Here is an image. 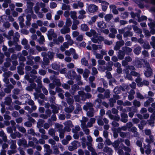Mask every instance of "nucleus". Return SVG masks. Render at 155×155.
<instances>
[{
    "label": "nucleus",
    "instance_id": "09e8293b",
    "mask_svg": "<svg viewBox=\"0 0 155 155\" xmlns=\"http://www.w3.org/2000/svg\"><path fill=\"white\" fill-rule=\"evenodd\" d=\"M74 108L73 107L71 106V108H66L65 109V111L68 113L71 112L74 110Z\"/></svg>",
    "mask_w": 155,
    "mask_h": 155
},
{
    "label": "nucleus",
    "instance_id": "37998d69",
    "mask_svg": "<svg viewBox=\"0 0 155 155\" xmlns=\"http://www.w3.org/2000/svg\"><path fill=\"white\" fill-rule=\"evenodd\" d=\"M52 68L55 70L58 69L60 68V65L56 63H54L52 65Z\"/></svg>",
    "mask_w": 155,
    "mask_h": 155
},
{
    "label": "nucleus",
    "instance_id": "a211bd4d",
    "mask_svg": "<svg viewBox=\"0 0 155 155\" xmlns=\"http://www.w3.org/2000/svg\"><path fill=\"white\" fill-rule=\"evenodd\" d=\"M95 121V119L94 118H91L88 122L87 124V126L88 127H91L92 126V124L94 123Z\"/></svg>",
    "mask_w": 155,
    "mask_h": 155
},
{
    "label": "nucleus",
    "instance_id": "e433bc0d",
    "mask_svg": "<svg viewBox=\"0 0 155 155\" xmlns=\"http://www.w3.org/2000/svg\"><path fill=\"white\" fill-rule=\"evenodd\" d=\"M18 20L19 21V24L21 27H23L24 24L23 22L24 21V19L22 16H20L18 18Z\"/></svg>",
    "mask_w": 155,
    "mask_h": 155
},
{
    "label": "nucleus",
    "instance_id": "c03bdc74",
    "mask_svg": "<svg viewBox=\"0 0 155 155\" xmlns=\"http://www.w3.org/2000/svg\"><path fill=\"white\" fill-rule=\"evenodd\" d=\"M12 101L11 98L10 97H7L5 98V103L7 105H9Z\"/></svg>",
    "mask_w": 155,
    "mask_h": 155
},
{
    "label": "nucleus",
    "instance_id": "864d4df0",
    "mask_svg": "<svg viewBox=\"0 0 155 155\" xmlns=\"http://www.w3.org/2000/svg\"><path fill=\"white\" fill-rule=\"evenodd\" d=\"M44 147L47 149L46 151L47 152L49 153L51 152V151L50 150V147L49 145L48 144H45L44 145Z\"/></svg>",
    "mask_w": 155,
    "mask_h": 155
},
{
    "label": "nucleus",
    "instance_id": "473e14b6",
    "mask_svg": "<svg viewBox=\"0 0 155 155\" xmlns=\"http://www.w3.org/2000/svg\"><path fill=\"white\" fill-rule=\"evenodd\" d=\"M103 151L104 152L111 153L112 152V150L111 149L107 147H105L103 149Z\"/></svg>",
    "mask_w": 155,
    "mask_h": 155
},
{
    "label": "nucleus",
    "instance_id": "338daca9",
    "mask_svg": "<svg viewBox=\"0 0 155 155\" xmlns=\"http://www.w3.org/2000/svg\"><path fill=\"white\" fill-rule=\"evenodd\" d=\"M74 102L73 100L71 98H68L67 99V102L69 104H72Z\"/></svg>",
    "mask_w": 155,
    "mask_h": 155
},
{
    "label": "nucleus",
    "instance_id": "680f3d73",
    "mask_svg": "<svg viewBox=\"0 0 155 155\" xmlns=\"http://www.w3.org/2000/svg\"><path fill=\"white\" fill-rule=\"evenodd\" d=\"M81 107L79 105L78 107L75 110L74 112L75 114H78L79 113V111H81Z\"/></svg>",
    "mask_w": 155,
    "mask_h": 155
},
{
    "label": "nucleus",
    "instance_id": "9d476101",
    "mask_svg": "<svg viewBox=\"0 0 155 155\" xmlns=\"http://www.w3.org/2000/svg\"><path fill=\"white\" fill-rule=\"evenodd\" d=\"M65 125L68 126L65 127V130L68 131L69 132L70 131L71 129L69 127H71L72 125L71 122L70 121L66 122L64 123Z\"/></svg>",
    "mask_w": 155,
    "mask_h": 155
},
{
    "label": "nucleus",
    "instance_id": "6e6d98bb",
    "mask_svg": "<svg viewBox=\"0 0 155 155\" xmlns=\"http://www.w3.org/2000/svg\"><path fill=\"white\" fill-rule=\"evenodd\" d=\"M92 74H93V75H94L98 73V72H97V69L94 67H93L92 68Z\"/></svg>",
    "mask_w": 155,
    "mask_h": 155
},
{
    "label": "nucleus",
    "instance_id": "4c0bfd02",
    "mask_svg": "<svg viewBox=\"0 0 155 155\" xmlns=\"http://www.w3.org/2000/svg\"><path fill=\"white\" fill-rule=\"evenodd\" d=\"M81 63L82 64L87 66L88 65L87 61L86 60L85 58H83L81 60Z\"/></svg>",
    "mask_w": 155,
    "mask_h": 155
},
{
    "label": "nucleus",
    "instance_id": "de8ad7c7",
    "mask_svg": "<svg viewBox=\"0 0 155 155\" xmlns=\"http://www.w3.org/2000/svg\"><path fill=\"white\" fill-rule=\"evenodd\" d=\"M81 127L83 129V130L85 134H88L89 133V130L86 127V126H84V127L81 126Z\"/></svg>",
    "mask_w": 155,
    "mask_h": 155
},
{
    "label": "nucleus",
    "instance_id": "69168bd1",
    "mask_svg": "<svg viewBox=\"0 0 155 155\" xmlns=\"http://www.w3.org/2000/svg\"><path fill=\"white\" fill-rule=\"evenodd\" d=\"M57 6V4L54 2H52L50 3V7L51 8H54Z\"/></svg>",
    "mask_w": 155,
    "mask_h": 155
},
{
    "label": "nucleus",
    "instance_id": "20e7f679",
    "mask_svg": "<svg viewBox=\"0 0 155 155\" xmlns=\"http://www.w3.org/2000/svg\"><path fill=\"white\" fill-rule=\"evenodd\" d=\"M88 11L91 13H94L98 10V7L94 5H91L88 7Z\"/></svg>",
    "mask_w": 155,
    "mask_h": 155
},
{
    "label": "nucleus",
    "instance_id": "aec40b11",
    "mask_svg": "<svg viewBox=\"0 0 155 155\" xmlns=\"http://www.w3.org/2000/svg\"><path fill=\"white\" fill-rule=\"evenodd\" d=\"M109 5V3L106 2H102V10L104 11H105L107 9V6Z\"/></svg>",
    "mask_w": 155,
    "mask_h": 155
},
{
    "label": "nucleus",
    "instance_id": "f8f14e48",
    "mask_svg": "<svg viewBox=\"0 0 155 155\" xmlns=\"http://www.w3.org/2000/svg\"><path fill=\"white\" fill-rule=\"evenodd\" d=\"M135 81L138 86L141 87L143 86V83L142 81V79L140 78V76L137 77L135 80Z\"/></svg>",
    "mask_w": 155,
    "mask_h": 155
},
{
    "label": "nucleus",
    "instance_id": "8fccbe9b",
    "mask_svg": "<svg viewBox=\"0 0 155 155\" xmlns=\"http://www.w3.org/2000/svg\"><path fill=\"white\" fill-rule=\"evenodd\" d=\"M124 71L125 72V73L127 74V75L126 76V78L130 80H131L132 79V77L131 76L130 74H128V70L126 69V70H124Z\"/></svg>",
    "mask_w": 155,
    "mask_h": 155
},
{
    "label": "nucleus",
    "instance_id": "13d9d810",
    "mask_svg": "<svg viewBox=\"0 0 155 155\" xmlns=\"http://www.w3.org/2000/svg\"><path fill=\"white\" fill-rule=\"evenodd\" d=\"M144 132L146 135H151V132L150 129H146L145 130Z\"/></svg>",
    "mask_w": 155,
    "mask_h": 155
},
{
    "label": "nucleus",
    "instance_id": "b1692460",
    "mask_svg": "<svg viewBox=\"0 0 155 155\" xmlns=\"http://www.w3.org/2000/svg\"><path fill=\"white\" fill-rule=\"evenodd\" d=\"M71 17L74 20L77 18V13L75 11H71L70 12Z\"/></svg>",
    "mask_w": 155,
    "mask_h": 155
},
{
    "label": "nucleus",
    "instance_id": "39448f33",
    "mask_svg": "<svg viewBox=\"0 0 155 155\" xmlns=\"http://www.w3.org/2000/svg\"><path fill=\"white\" fill-rule=\"evenodd\" d=\"M97 26L99 28V29L101 30L105 28L106 27L105 23L103 21H100L97 22Z\"/></svg>",
    "mask_w": 155,
    "mask_h": 155
},
{
    "label": "nucleus",
    "instance_id": "4d7b16f0",
    "mask_svg": "<svg viewBox=\"0 0 155 155\" xmlns=\"http://www.w3.org/2000/svg\"><path fill=\"white\" fill-rule=\"evenodd\" d=\"M54 54L52 52H49L48 53V55L49 58L50 59H52L54 56Z\"/></svg>",
    "mask_w": 155,
    "mask_h": 155
},
{
    "label": "nucleus",
    "instance_id": "72a5a7b5",
    "mask_svg": "<svg viewBox=\"0 0 155 155\" xmlns=\"http://www.w3.org/2000/svg\"><path fill=\"white\" fill-rule=\"evenodd\" d=\"M44 123V120L41 119L39 120L37 123V127L38 128H40L42 127Z\"/></svg>",
    "mask_w": 155,
    "mask_h": 155
},
{
    "label": "nucleus",
    "instance_id": "412c9836",
    "mask_svg": "<svg viewBox=\"0 0 155 155\" xmlns=\"http://www.w3.org/2000/svg\"><path fill=\"white\" fill-rule=\"evenodd\" d=\"M125 55L124 52L122 51H119L118 55V58L120 60H122L123 59Z\"/></svg>",
    "mask_w": 155,
    "mask_h": 155
},
{
    "label": "nucleus",
    "instance_id": "052dcab7",
    "mask_svg": "<svg viewBox=\"0 0 155 155\" xmlns=\"http://www.w3.org/2000/svg\"><path fill=\"white\" fill-rule=\"evenodd\" d=\"M79 33L77 31H74L72 33V35L74 37H76L79 35Z\"/></svg>",
    "mask_w": 155,
    "mask_h": 155
},
{
    "label": "nucleus",
    "instance_id": "0e129e2a",
    "mask_svg": "<svg viewBox=\"0 0 155 155\" xmlns=\"http://www.w3.org/2000/svg\"><path fill=\"white\" fill-rule=\"evenodd\" d=\"M40 30L43 33L46 32L47 31V28L45 27H42L40 28Z\"/></svg>",
    "mask_w": 155,
    "mask_h": 155
},
{
    "label": "nucleus",
    "instance_id": "423d86ee",
    "mask_svg": "<svg viewBox=\"0 0 155 155\" xmlns=\"http://www.w3.org/2000/svg\"><path fill=\"white\" fill-rule=\"evenodd\" d=\"M124 42L123 41H117L116 42L115 46L114 48V49L115 50H118L120 47L124 45Z\"/></svg>",
    "mask_w": 155,
    "mask_h": 155
},
{
    "label": "nucleus",
    "instance_id": "c85d7f7f",
    "mask_svg": "<svg viewBox=\"0 0 155 155\" xmlns=\"http://www.w3.org/2000/svg\"><path fill=\"white\" fill-rule=\"evenodd\" d=\"M18 143L20 146L22 144L25 145L26 144L27 141L24 139H20L18 141Z\"/></svg>",
    "mask_w": 155,
    "mask_h": 155
},
{
    "label": "nucleus",
    "instance_id": "2eb2a0df",
    "mask_svg": "<svg viewBox=\"0 0 155 155\" xmlns=\"http://www.w3.org/2000/svg\"><path fill=\"white\" fill-rule=\"evenodd\" d=\"M92 46L93 50L94 51L97 50L101 49L102 48V45H97L95 44H93Z\"/></svg>",
    "mask_w": 155,
    "mask_h": 155
},
{
    "label": "nucleus",
    "instance_id": "9b49d317",
    "mask_svg": "<svg viewBox=\"0 0 155 155\" xmlns=\"http://www.w3.org/2000/svg\"><path fill=\"white\" fill-rule=\"evenodd\" d=\"M121 120L122 122L124 123H126L127 122L128 116L127 114L122 113L121 114Z\"/></svg>",
    "mask_w": 155,
    "mask_h": 155
},
{
    "label": "nucleus",
    "instance_id": "49530a36",
    "mask_svg": "<svg viewBox=\"0 0 155 155\" xmlns=\"http://www.w3.org/2000/svg\"><path fill=\"white\" fill-rule=\"evenodd\" d=\"M17 127L19 130L22 133H25L26 131L25 129L23 127L18 126Z\"/></svg>",
    "mask_w": 155,
    "mask_h": 155
},
{
    "label": "nucleus",
    "instance_id": "f704fd0d",
    "mask_svg": "<svg viewBox=\"0 0 155 155\" xmlns=\"http://www.w3.org/2000/svg\"><path fill=\"white\" fill-rule=\"evenodd\" d=\"M90 73V71L89 70L87 69H85L84 71L83 74V76L84 78H87L89 74Z\"/></svg>",
    "mask_w": 155,
    "mask_h": 155
},
{
    "label": "nucleus",
    "instance_id": "ea45409f",
    "mask_svg": "<svg viewBox=\"0 0 155 155\" xmlns=\"http://www.w3.org/2000/svg\"><path fill=\"white\" fill-rule=\"evenodd\" d=\"M48 133L49 135L51 136H55V132L53 129H50L48 131Z\"/></svg>",
    "mask_w": 155,
    "mask_h": 155
},
{
    "label": "nucleus",
    "instance_id": "4468645a",
    "mask_svg": "<svg viewBox=\"0 0 155 155\" xmlns=\"http://www.w3.org/2000/svg\"><path fill=\"white\" fill-rule=\"evenodd\" d=\"M87 140L88 142L87 143V145L88 147H91L92 146L91 143L92 142L93 139L91 136L89 135L87 137Z\"/></svg>",
    "mask_w": 155,
    "mask_h": 155
},
{
    "label": "nucleus",
    "instance_id": "c9c22d12",
    "mask_svg": "<svg viewBox=\"0 0 155 155\" xmlns=\"http://www.w3.org/2000/svg\"><path fill=\"white\" fill-rule=\"evenodd\" d=\"M133 28L134 31L137 33H142V31L137 26H133Z\"/></svg>",
    "mask_w": 155,
    "mask_h": 155
},
{
    "label": "nucleus",
    "instance_id": "e2e57ef3",
    "mask_svg": "<svg viewBox=\"0 0 155 155\" xmlns=\"http://www.w3.org/2000/svg\"><path fill=\"white\" fill-rule=\"evenodd\" d=\"M28 134H31L33 135H34L35 134V133H34V130L32 129H31L29 130L28 131Z\"/></svg>",
    "mask_w": 155,
    "mask_h": 155
},
{
    "label": "nucleus",
    "instance_id": "79ce46f5",
    "mask_svg": "<svg viewBox=\"0 0 155 155\" xmlns=\"http://www.w3.org/2000/svg\"><path fill=\"white\" fill-rule=\"evenodd\" d=\"M88 150L91 152L92 155H97L95 150L91 147H88Z\"/></svg>",
    "mask_w": 155,
    "mask_h": 155
},
{
    "label": "nucleus",
    "instance_id": "3c124183",
    "mask_svg": "<svg viewBox=\"0 0 155 155\" xmlns=\"http://www.w3.org/2000/svg\"><path fill=\"white\" fill-rule=\"evenodd\" d=\"M36 49L38 51H42L43 50H45L46 49L44 47H41L38 46H36Z\"/></svg>",
    "mask_w": 155,
    "mask_h": 155
},
{
    "label": "nucleus",
    "instance_id": "1a4fd4ad",
    "mask_svg": "<svg viewBox=\"0 0 155 155\" xmlns=\"http://www.w3.org/2000/svg\"><path fill=\"white\" fill-rule=\"evenodd\" d=\"M12 73L10 72L5 73L3 74V76L5 77L4 79V81L6 84H8L9 82L8 79L7 77H8L10 75H12Z\"/></svg>",
    "mask_w": 155,
    "mask_h": 155
},
{
    "label": "nucleus",
    "instance_id": "bf43d9fd",
    "mask_svg": "<svg viewBox=\"0 0 155 155\" xmlns=\"http://www.w3.org/2000/svg\"><path fill=\"white\" fill-rule=\"evenodd\" d=\"M98 64L100 65H104L105 64V62L104 60H99L98 61Z\"/></svg>",
    "mask_w": 155,
    "mask_h": 155
},
{
    "label": "nucleus",
    "instance_id": "dca6fc26",
    "mask_svg": "<svg viewBox=\"0 0 155 155\" xmlns=\"http://www.w3.org/2000/svg\"><path fill=\"white\" fill-rule=\"evenodd\" d=\"M137 145L138 147H140V150L141 153L142 154H143L144 153V150L143 149V148L142 147V142L138 140L137 142Z\"/></svg>",
    "mask_w": 155,
    "mask_h": 155
},
{
    "label": "nucleus",
    "instance_id": "a18cd8bd",
    "mask_svg": "<svg viewBox=\"0 0 155 155\" xmlns=\"http://www.w3.org/2000/svg\"><path fill=\"white\" fill-rule=\"evenodd\" d=\"M45 41V38L43 35L40 36L39 40L38 41L39 43L40 44H42Z\"/></svg>",
    "mask_w": 155,
    "mask_h": 155
},
{
    "label": "nucleus",
    "instance_id": "4be33fe9",
    "mask_svg": "<svg viewBox=\"0 0 155 155\" xmlns=\"http://www.w3.org/2000/svg\"><path fill=\"white\" fill-rule=\"evenodd\" d=\"M97 18L98 16L97 15H95L92 17L91 18V21H89L88 23L90 25H92L93 23H94L96 21Z\"/></svg>",
    "mask_w": 155,
    "mask_h": 155
},
{
    "label": "nucleus",
    "instance_id": "6e6552de",
    "mask_svg": "<svg viewBox=\"0 0 155 155\" xmlns=\"http://www.w3.org/2000/svg\"><path fill=\"white\" fill-rule=\"evenodd\" d=\"M64 41L63 37L62 36H59L57 39L53 40V42L54 44H59L60 43H62Z\"/></svg>",
    "mask_w": 155,
    "mask_h": 155
},
{
    "label": "nucleus",
    "instance_id": "c756f323",
    "mask_svg": "<svg viewBox=\"0 0 155 155\" xmlns=\"http://www.w3.org/2000/svg\"><path fill=\"white\" fill-rule=\"evenodd\" d=\"M113 17V15L111 14H108L106 15L105 17L104 18L105 20L107 21H109Z\"/></svg>",
    "mask_w": 155,
    "mask_h": 155
},
{
    "label": "nucleus",
    "instance_id": "f03ea898",
    "mask_svg": "<svg viewBox=\"0 0 155 155\" xmlns=\"http://www.w3.org/2000/svg\"><path fill=\"white\" fill-rule=\"evenodd\" d=\"M143 62L145 63V64L147 68V70L145 73V75L146 77H149L152 74V70L150 67V66L148 63L146 62L145 61H143Z\"/></svg>",
    "mask_w": 155,
    "mask_h": 155
},
{
    "label": "nucleus",
    "instance_id": "bb28decb",
    "mask_svg": "<svg viewBox=\"0 0 155 155\" xmlns=\"http://www.w3.org/2000/svg\"><path fill=\"white\" fill-rule=\"evenodd\" d=\"M72 24V21L70 18H67L65 22L66 26L68 27L71 26Z\"/></svg>",
    "mask_w": 155,
    "mask_h": 155
},
{
    "label": "nucleus",
    "instance_id": "0eeeda50",
    "mask_svg": "<svg viewBox=\"0 0 155 155\" xmlns=\"http://www.w3.org/2000/svg\"><path fill=\"white\" fill-rule=\"evenodd\" d=\"M70 31V28L67 26H64V27L60 30L61 33L63 34H65L68 33Z\"/></svg>",
    "mask_w": 155,
    "mask_h": 155
},
{
    "label": "nucleus",
    "instance_id": "58836bf2",
    "mask_svg": "<svg viewBox=\"0 0 155 155\" xmlns=\"http://www.w3.org/2000/svg\"><path fill=\"white\" fill-rule=\"evenodd\" d=\"M133 104L136 107H139L140 106V102L136 100L134 101Z\"/></svg>",
    "mask_w": 155,
    "mask_h": 155
},
{
    "label": "nucleus",
    "instance_id": "393cba45",
    "mask_svg": "<svg viewBox=\"0 0 155 155\" xmlns=\"http://www.w3.org/2000/svg\"><path fill=\"white\" fill-rule=\"evenodd\" d=\"M61 9L63 10H70V7L69 5L63 4L62 5Z\"/></svg>",
    "mask_w": 155,
    "mask_h": 155
},
{
    "label": "nucleus",
    "instance_id": "7ed1b4c3",
    "mask_svg": "<svg viewBox=\"0 0 155 155\" xmlns=\"http://www.w3.org/2000/svg\"><path fill=\"white\" fill-rule=\"evenodd\" d=\"M47 35L49 39L50 40H52V36L54 38H56L57 36V35L54 33V31L52 29H51L48 31Z\"/></svg>",
    "mask_w": 155,
    "mask_h": 155
},
{
    "label": "nucleus",
    "instance_id": "f257e3e1",
    "mask_svg": "<svg viewBox=\"0 0 155 155\" xmlns=\"http://www.w3.org/2000/svg\"><path fill=\"white\" fill-rule=\"evenodd\" d=\"M92 106V105L91 103H87L86 105H85L84 107V109L87 110L88 109L91 110L90 112L88 111L87 112V116L90 117H92L93 116V109L91 107Z\"/></svg>",
    "mask_w": 155,
    "mask_h": 155
},
{
    "label": "nucleus",
    "instance_id": "5701e85b",
    "mask_svg": "<svg viewBox=\"0 0 155 155\" xmlns=\"http://www.w3.org/2000/svg\"><path fill=\"white\" fill-rule=\"evenodd\" d=\"M81 29L83 31H87L89 29L87 26L85 24H82L81 25Z\"/></svg>",
    "mask_w": 155,
    "mask_h": 155
},
{
    "label": "nucleus",
    "instance_id": "6ab92c4d",
    "mask_svg": "<svg viewBox=\"0 0 155 155\" xmlns=\"http://www.w3.org/2000/svg\"><path fill=\"white\" fill-rule=\"evenodd\" d=\"M146 141L148 143L150 144L154 142V138L152 135H149V139L147 138L146 139Z\"/></svg>",
    "mask_w": 155,
    "mask_h": 155
},
{
    "label": "nucleus",
    "instance_id": "a19ab883",
    "mask_svg": "<svg viewBox=\"0 0 155 155\" xmlns=\"http://www.w3.org/2000/svg\"><path fill=\"white\" fill-rule=\"evenodd\" d=\"M51 107L53 109V113H57L58 112L59 108L55 106H52Z\"/></svg>",
    "mask_w": 155,
    "mask_h": 155
},
{
    "label": "nucleus",
    "instance_id": "2f4dec72",
    "mask_svg": "<svg viewBox=\"0 0 155 155\" xmlns=\"http://www.w3.org/2000/svg\"><path fill=\"white\" fill-rule=\"evenodd\" d=\"M94 54L95 55L96 58H97L101 59L103 58V56L101 54L97 53L96 51H94Z\"/></svg>",
    "mask_w": 155,
    "mask_h": 155
},
{
    "label": "nucleus",
    "instance_id": "cd10ccee",
    "mask_svg": "<svg viewBox=\"0 0 155 155\" xmlns=\"http://www.w3.org/2000/svg\"><path fill=\"white\" fill-rule=\"evenodd\" d=\"M123 50L124 53H129L131 52L132 50V49L130 48L125 47L122 48Z\"/></svg>",
    "mask_w": 155,
    "mask_h": 155
},
{
    "label": "nucleus",
    "instance_id": "a878e982",
    "mask_svg": "<svg viewBox=\"0 0 155 155\" xmlns=\"http://www.w3.org/2000/svg\"><path fill=\"white\" fill-rule=\"evenodd\" d=\"M141 51V48L140 47H137L134 49V51L136 54L138 55L139 54Z\"/></svg>",
    "mask_w": 155,
    "mask_h": 155
},
{
    "label": "nucleus",
    "instance_id": "f3484780",
    "mask_svg": "<svg viewBox=\"0 0 155 155\" xmlns=\"http://www.w3.org/2000/svg\"><path fill=\"white\" fill-rule=\"evenodd\" d=\"M144 148L145 149V152L146 153L148 154H150L151 152L150 146L149 144L146 145H144Z\"/></svg>",
    "mask_w": 155,
    "mask_h": 155
},
{
    "label": "nucleus",
    "instance_id": "7c9ffc66",
    "mask_svg": "<svg viewBox=\"0 0 155 155\" xmlns=\"http://www.w3.org/2000/svg\"><path fill=\"white\" fill-rule=\"evenodd\" d=\"M88 119L86 117H83L81 121V126L84 127L85 126L86 122L88 120Z\"/></svg>",
    "mask_w": 155,
    "mask_h": 155
},
{
    "label": "nucleus",
    "instance_id": "5fc2aeb1",
    "mask_svg": "<svg viewBox=\"0 0 155 155\" xmlns=\"http://www.w3.org/2000/svg\"><path fill=\"white\" fill-rule=\"evenodd\" d=\"M74 65L73 63H71L67 64V67L68 68H74Z\"/></svg>",
    "mask_w": 155,
    "mask_h": 155
},
{
    "label": "nucleus",
    "instance_id": "774afa93",
    "mask_svg": "<svg viewBox=\"0 0 155 155\" xmlns=\"http://www.w3.org/2000/svg\"><path fill=\"white\" fill-rule=\"evenodd\" d=\"M128 14L127 12H125L121 13V16L123 18H125L128 16Z\"/></svg>",
    "mask_w": 155,
    "mask_h": 155
},
{
    "label": "nucleus",
    "instance_id": "603ef678",
    "mask_svg": "<svg viewBox=\"0 0 155 155\" xmlns=\"http://www.w3.org/2000/svg\"><path fill=\"white\" fill-rule=\"evenodd\" d=\"M35 81L38 83V86L40 87H42V85L41 84V81L40 79L38 78H37V79Z\"/></svg>",
    "mask_w": 155,
    "mask_h": 155
},
{
    "label": "nucleus",
    "instance_id": "ddd939ff",
    "mask_svg": "<svg viewBox=\"0 0 155 155\" xmlns=\"http://www.w3.org/2000/svg\"><path fill=\"white\" fill-rule=\"evenodd\" d=\"M123 141V140L120 139L119 140H117L114 141L112 145L115 148H117L118 147L120 142Z\"/></svg>",
    "mask_w": 155,
    "mask_h": 155
}]
</instances>
